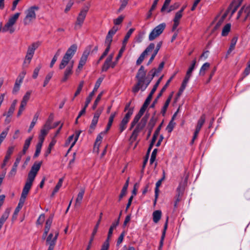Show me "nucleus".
Segmentation results:
<instances>
[{
    "mask_svg": "<svg viewBox=\"0 0 250 250\" xmlns=\"http://www.w3.org/2000/svg\"><path fill=\"white\" fill-rule=\"evenodd\" d=\"M59 235V232L57 231L55 233V235L53 238V239L51 240V241L50 242V246H49V248L48 249V250H53L55 245L56 244V240L57 239L58 236Z\"/></svg>",
    "mask_w": 250,
    "mask_h": 250,
    "instance_id": "4c0bfd02",
    "label": "nucleus"
},
{
    "mask_svg": "<svg viewBox=\"0 0 250 250\" xmlns=\"http://www.w3.org/2000/svg\"><path fill=\"white\" fill-rule=\"evenodd\" d=\"M243 0H238V3L234 6L231 12V16H232L234 13L237 10L238 8L241 5Z\"/></svg>",
    "mask_w": 250,
    "mask_h": 250,
    "instance_id": "bf43d9fd",
    "label": "nucleus"
},
{
    "mask_svg": "<svg viewBox=\"0 0 250 250\" xmlns=\"http://www.w3.org/2000/svg\"><path fill=\"white\" fill-rule=\"evenodd\" d=\"M22 207L18 206L15 208L14 213L12 215V220H16L17 218L18 214L19 212L20 209Z\"/></svg>",
    "mask_w": 250,
    "mask_h": 250,
    "instance_id": "13d9d810",
    "label": "nucleus"
},
{
    "mask_svg": "<svg viewBox=\"0 0 250 250\" xmlns=\"http://www.w3.org/2000/svg\"><path fill=\"white\" fill-rule=\"evenodd\" d=\"M163 44V41H160L157 44L156 47L155 49L153 54H152L150 58L149 59L148 62L147 63V65H150L153 61L154 60L155 56L157 54L158 51H159L160 49L161 48L162 45Z\"/></svg>",
    "mask_w": 250,
    "mask_h": 250,
    "instance_id": "a211bd4d",
    "label": "nucleus"
},
{
    "mask_svg": "<svg viewBox=\"0 0 250 250\" xmlns=\"http://www.w3.org/2000/svg\"><path fill=\"white\" fill-rule=\"evenodd\" d=\"M42 65L41 64H39L34 70L33 74L32 75V77L33 79H35L37 78L39 74V72L41 68H42Z\"/></svg>",
    "mask_w": 250,
    "mask_h": 250,
    "instance_id": "49530a36",
    "label": "nucleus"
},
{
    "mask_svg": "<svg viewBox=\"0 0 250 250\" xmlns=\"http://www.w3.org/2000/svg\"><path fill=\"white\" fill-rule=\"evenodd\" d=\"M156 76H157L156 71H153L152 70H150L148 73L147 76L146 77V81L144 84H142L140 90H141L142 91H145L149 85L153 78Z\"/></svg>",
    "mask_w": 250,
    "mask_h": 250,
    "instance_id": "9b49d317",
    "label": "nucleus"
},
{
    "mask_svg": "<svg viewBox=\"0 0 250 250\" xmlns=\"http://www.w3.org/2000/svg\"><path fill=\"white\" fill-rule=\"evenodd\" d=\"M125 45H123L121 47V48L120 49L118 54L116 57V60L112 62L111 64V67L113 68L115 67V66L117 65L118 63V61L119 60V59L122 57L123 53L125 50Z\"/></svg>",
    "mask_w": 250,
    "mask_h": 250,
    "instance_id": "b1692460",
    "label": "nucleus"
},
{
    "mask_svg": "<svg viewBox=\"0 0 250 250\" xmlns=\"http://www.w3.org/2000/svg\"><path fill=\"white\" fill-rule=\"evenodd\" d=\"M166 27L165 23H162L156 26L150 32L149 35V40L153 41L157 37H159L164 31Z\"/></svg>",
    "mask_w": 250,
    "mask_h": 250,
    "instance_id": "20e7f679",
    "label": "nucleus"
},
{
    "mask_svg": "<svg viewBox=\"0 0 250 250\" xmlns=\"http://www.w3.org/2000/svg\"><path fill=\"white\" fill-rule=\"evenodd\" d=\"M164 65H165V62H161L160 63V64H159V65L158 66V68L157 69H156L155 68H153L151 70H152L153 71H156V75L157 76V74L158 73H160L162 70V69H163Z\"/></svg>",
    "mask_w": 250,
    "mask_h": 250,
    "instance_id": "864d4df0",
    "label": "nucleus"
},
{
    "mask_svg": "<svg viewBox=\"0 0 250 250\" xmlns=\"http://www.w3.org/2000/svg\"><path fill=\"white\" fill-rule=\"evenodd\" d=\"M33 56V55L26 54L25 60L23 62V65H25L26 63H27V64L26 66H28V64L30 63L31 60H32Z\"/></svg>",
    "mask_w": 250,
    "mask_h": 250,
    "instance_id": "680f3d73",
    "label": "nucleus"
},
{
    "mask_svg": "<svg viewBox=\"0 0 250 250\" xmlns=\"http://www.w3.org/2000/svg\"><path fill=\"white\" fill-rule=\"evenodd\" d=\"M175 123L173 122L172 121H170L168 125L166 127V130L168 131V133H170L173 130L174 126L175 125Z\"/></svg>",
    "mask_w": 250,
    "mask_h": 250,
    "instance_id": "de8ad7c7",
    "label": "nucleus"
},
{
    "mask_svg": "<svg viewBox=\"0 0 250 250\" xmlns=\"http://www.w3.org/2000/svg\"><path fill=\"white\" fill-rule=\"evenodd\" d=\"M73 69H72V65L67 66L66 69L63 73V77L61 80V82L63 83L66 82L69 77L73 74Z\"/></svg>",
    "mask_w": 250,
    "mask_h": 250,
    "instance_id": "6ab92c4d",
    "label": "nucleus"
},
{
    "mask_svg": "<svg viewBox=\"0 0 250 250\" xmlns=\"http://www.w3.org/2000/svg\"><path fill=\"white\" fill-rule=\"evenodd\" d=\"M185 181L184 183H180L176 191L177 194L176 195V201L174 204V207H177V204L182 200V197L183 195L185 189Z\"/></svg>",
    "mask_w": 250,
    "mask_h": 250,
    "instance_id": "1a4fd4ad",
    "label": "nucleus"
},
{
    "mask_svg": "<svg viewBox=\"0 0 250 250\" xmlns=\"http://www.w3.org/2000/svg\"><path fill=\"white\" fill-rule=\"evenodd\" d=\"M32 139H33V136H31V137H29L28 138H27L25 141V143L23 145V149H25L26 150H28Z\"/></svg>",
    "mask_w": 250,
    "mask_h": 250,
    "instance_id": "37998d69",
    "label": "nucleus"
},
{
    "mask_svg": "<svg viewBox=\"0 0 250 250\" xmlns=\"http://www.w3.org/2000/svg\"><path fill=\"white\" fill-rule=\"evenodd\" d=\"M146 70L144 65H141L137 71L135 78L137 80L136 84L132 87V91L135 94L137 93L141 88L142 84H144L146 79Z\"/></svg>",
    "mask_w": 250,
    "mask_h": 250,
    "instance_id": "f257e3e1",
    "label": "nucleus"
},
{
    "mask_svg": "<svg viewBox=\"0 0 250 250\" xmlns=\"http://www.w3.org/2000/svg\"><path fill=\"white\" fill-rule=\"evenodd\" d=\"M9 128L10 126H8L0 134V138L2 140H4L6 138L9 130Z\"/></svg>",
    "mask_w": 250,
    "mask_h": 250,
    "instance_id": "6e6d98bb",
    "label": "nucleus"
},
{
    "mask_svg": "<svg viewBox=\"0 0 250 250\" xmlns=\"http://www.w3.org/2000/svg\"><path fill=\"white\" fill-rule=\"evenodd\" d=\"M129 0H120L121 4L120 8H119L118 12H121L123 11L125 6L127 5Z\"/></svg>",
    "mask_w": 250,
    "mask_h": 250,
    "instance_id": "603ef678",
    "label": "nucleus"
},
{
    "mask_svg": "<svg viewBox=\"0 0 250 250\" xmlns=\"http://www.w3.org/2000/svg\"><path fill=\"white\" fill-rule=\"evenodd\" d=\"M134 30H135L134 28H131L128 31V32L126 34V35L124 38V39L123 41V45H125V48L126 44L129 38H130V36L131 35V34H132V33L134 32Z\"/></svg>",
    "mask_w": 250,
    "mask_h": 250,
    "instance_id": "2f4dec72",
    "label": "nucleus"
},
{
    "mask_svg": "<svg viewBox=\"0 0 250 250\" xmlns=\"http://www.w3.org/2000/svg\"><path fill=\"white\" fill-rule=\"evenodd\" d=\"M53 217L54 215L51 214L48 217V218L47 219L44 228L45 231L49 232L53 221Z\"/></svg>",
    "mask_w": 250,
    "mask_h": 250,
    "instance_id": "cd10ccee",
    "label": "nucleus"
},
{
    "mask_svg": "<svg viewBox=\"0 0 250 250\" xmlns=\"http://www.w3.org/2000/svg\"><path fill=\"white\" fill-rule=\"evenodd\" d=\"M171 0H165L164 3L163 4V5L162 6L161 9V12L163 13L165 11L166 9L167 8L168 5H169V3H170Z\"/></svg>",
    "mask_w": 250,
    "mask_h": 250,
    "instance_id": "69168bd1",
    "label": "nucleus"
},
{
    "mask_svg": "<svg viewBox=\"0 0 250 250\" xmlns=\"http://www.w3.org/2000/svg\"><path fill=\"white\" fill-rule=\"evenodd\" d=\"M92 47V45H89L86 47L79 61L78 69L81 70L82 69L83 66L85 64L88 56L91 52Z\"/></svg>",
    "mask_w": 250,
    "mask_h": 250,
    "instance_id": "39448f33",
    "label": "nucleus"
},
{
    "mask_svg": "<svg viewBox=\"0 0 250 250\" xmlns=\"http://www.w3.org/2000/svg\"><path fill=\"white\" fill-rule=\"evenodd\" d=\"M228 12L227 11L225 13H224L222 17L220 18V19L219 20V21L217 22L215 26L213 27L212 29V32H214L216 30H218L220 27L221 26L222 24L223 23L224 20L227 16Z\"/></svg>",
    "mask_w": 250,
    "mask_h": 250,
    "instance_id": "393cba45",
    "label": "nucleus"
},
{
    "mask_svg": "<svg viewBox=\"0 0 250 250\" xmlns=\"http://www.w3.org/2000/svg\"><path fill=\"white\" fill-rule=\"evenodd\" d=\"M165 172H164V174L163 177L160 179L159 180L157 181V182L156 184V187L155 188V199L154 201V204H155L157 199L159 195V187L161 185L162 182L165 180Z\"/></svg>",
    "mask_w": 250,
    "mask_h": 250,
    "instance_id": "aec40b11",
    "label": "nucleus"
},
{
    "mask_svg": "<svg viewBox=\"0 0 250 250\" xmlns=\"http://www.w3.org/2000/svg\"><path fill=\"white\" fill-rule=\"evenodd\" d=\"M210 66V63L208 62L205 63L201 67L199 75L200 76H204L206 73V71L207 70Z\"/></svg>",
    "mask_w": 250,
    "mask_h": 250,
    "instance_id": "e433bc0d",
    "label": "nucleus"
},
{
    "mask_svg": "<svg viewBox=\"0 0 250 250\" xmlns=\"http://www.w3.org/2000/svg\"><path fill=\"white\" fill-rule=\"evenodd\" d=\"M157 151H158V149H157V148H155L153 150L151 155L150 159V165H152L153 163V162L155 161L156 158Z\"/></svg>",
    "mask_w": 250,
    "mask_h": 250,
    "instance_id": "8fccbe9b",
    "label": "nucleus"
},
{
    "mask_svg": "<svg viewBox=\"0 0 250 250\" xmlns=\"http://www.w3.org/2000/svg\"><path fill=\"white\" fill-rule=\"evenodd\" d=\"M54 120V115L53 113H51L47 119V120L46 122V123L43 126V127L44 128H47V129H51V126H50L52 122H53Z\"/></svg>",
    "mask_w": 250,
    "mask_h": 250,
    "instance_id": "c9c22d12",
    "label": "nucleus"
},
{
    "mask_svg": "<svg viewBox=\"0 0 250 250\" xmlns=\"http://www.w3.org/2000/svg\"><path fill=\"white\" fill-rule=\"evenodd\" d=\"M83 84H84L83 81H81L80 83L78 85V87L77 88V89L74 94V97H77L80 93V92L83 87Z\"/></svg>",
    "mask_w": 250,
    "mask_h": 250,
    "instance_id": "5fc2aeb1",
    "label": "nucleus"
},
{
    "mask_svg": "<svg viewBox=\"0 0 250 250\" xmlns=\"http://www.w3.org/2000/svg\"><path fill=\"white\" fill-rule=\"evenodd\" d=\"M85 192V188H82L80 189V191H79L76 200V205L79 204V205L81 204L82 199L83 198V195Z\"/></svg>",
    "mask_w": 250,
    "mask_h": 250,
    "instance_id": "c85d7f7f",
    "label": "nucleus"
},
{
    "mask_svg": "<svg viewBox=\"0 0 250 250\" xmlns=\"http://www.w3.org/2000/svg\"><path fill=\"white\" fill-rule=\"evenodd\" d=\"M103 80V78H99L97 80V81H96V82L95 83L94 88L93 91H92V92H93L95 94V93L97 91V89L100 87V86L101 84V83L102 82Z\"/></svg>",
    "mask_w": 250,
    "mask_h": 250,
    "instance_id": "3c124183",
    "label": "nucleus"
},
{
    "mask_svg": "<svg viewBox=\"0 0 250 250\" xmlns=\"http://www.w3.org/2000/svg\"><path fill=\"white\" fill-rule=\"evenodd\" d=\"M133 114V108L130 109L129 111L125 114V117L123 118L121 122L127 125L131 115Z\"/></svg>",
    "mask_w": 250,
    "mask_h": 250,
    "instance_id": "c756f323",
    "label": "nucleus"
},
{
    "mask_svg": "<svg viewBox=\"0 0 250 250\" xmlns=\"http://www.w3.org/2000/svg\"><path fill=\"white\" fill-rule=\"evenodd\" d=\"M20 14L21 13L18 12L11 16L9 19L8 22L2 27V32H5L9 31L10 34L13 33L15 31V29L12 26L16 22Z\"/></svg>",
    "mask_w": 250,
    "mask_h": 250,
    "instance_id": "7ed1b4c3",
    "label": "nucleus"
},
{
    "mask_svg": "<svg viewBox=\"0 0 250 250\" xmlns=\"http://www.w3.org/2000/svg\"><path fill=\"white\" fill-rule=\"evenodd\" d=\"M15 109V108L14 107H11V106H10L9 109H8V111L7 113L6 112H4L2 116H10L11 117L12 114H13L14 112V110Z\"/></svg>",
    "mask_w": 250,
    "mask_h": 250,
    "instance_id": "338daca9",
    "label": "nucleus"
},
{
    "mask_svg": "<svg viewBox=\"0 0 250 250\" xmlns=\"http://www.w3.org/2000/svg\"><path fill=\"white\" fill-rule=\"evenodd\" d=\"M39 7L34 5L29 7L26 11V16L23 19L24 25H27L31 23L36 18L35 11H38Z\"/></svg>",
    "mask_w": 250,
    "mask_h": 250,
    "instance_id": "f03ea898",
    "label": "nucleus"
},
{
    "mask_svg": "<svg viewBox=\"0 0 250 250\" xmlns=\"http://www.w3.org/2000/svg\"><path fill=\"white\" fill-rule=\"evenodd\" d=\"M42 164V161L35 162L32 166L30 171L29 172L27 177L34 180L38 172L39 171L41 167Z\"/></svg>",
    "mask_w": 250,
    "mask_h": 250,
    "instance_id": "0eeeda50",
    "label": "nucleus"
},
{
    "mask_svg": "<svg viewBox=\"0 0 250 250\" xmlns=\"http://www.w3.org/2000/svg\"><path fill=\"white\" fill-rule=\"evenodd\" d=\"M176 75V73L174 74L167 82L166 83L163 87V88L160 90V92L158 93L156 98L153 101L152 104H151L150 107V108H154L155 104L157 103L158 99L162 96L163 93L166 90L168 86L170 83L172 81V80L174 78Z\"/></svg>",
    "mask_w": 250,
    "mask_h": 250,
    "instance_id": "6e6552de",
    "label": "nucleus"
},
{
    "mask_svg": "<svg viewBox=\"0 0 250 250\" xmlns=\"http://www.w3.org/2000/svg\"><path fill=\"white\" fill-rule=\"evenodd\" d=\"M196 63V59H194L192 61V63H191V65L190 66V67L188 69V71H187V72L186 73V76H188L189 77H190V76L191 75V74H192V71H193V70L195 68V66Z\"/></svg>",
    "mask_w": 250,
    "mask_h": 250,
    "instance_id": "f704fd0d",
    "label": "nucleus"
},
{
    "mask_svg": "<svg viewBox=\"0 0 250 250\" xmlns=\"http://www.w3.org/2000/svg\"><path fill=\"white\" fill-rule=\"evenodd\" d=\"M21 160V156H18L15 160V163H14L11 171L8 174V176L9 177H12L15 175L17 171V168Z\"/></svg>",
    "mask_w": 250,
    "mask_h": 250,
    "instance_id": "f3484780",
    "label": "nucleus"
},
{
    "mask_svg": "<svg viewBox=\"0 0 250 250\" xmlns=\"http://www.w3.org/2000/svg\"><path fill=\"white\" fill-rule=\"evenodd\" d=\"M64 180V177H62L60 178L59 180V182H58L57 184L55 186L54 188L55 192H58L59 190L60 189V188L62 186V182Z\"/></svg>",
    "mask_w": 250,
    "mask_h": 250,
    "instance_id": "4d7b16f0",
    "label": "nucleus"
},
{
    "mask_svg": "<svg viewBox=\"0 0 250 250\" xmlns=\"http://www.w3.org/2000/svg\"><path fill=\"white\" fill-rule=\"evenodd\" d=\"M81 132H82L81 130H77L75 132L76 135H75V137L74 141L72 143L70 148L67 150L66 155L69 152V151L71 149L72 147L75 145Z\"/></svg>",
    "mask_w": 250,
    "mask_h": 250,
    "instance_id": "a19ab883",
    "label": "nucleus"
},
{
    "mask_svg": "<svg viewBox=\"0 0 250 250\" xmlns=\"http://www.w3.org/2000/svg\"><path fill=\"white\" fill-rule=\"evenodd\" d=\"M180 5V3L175 2L173 4L170 5L167 10V13H170L171 11L177 9Z\"/></svg>",
    "mask_w": 250,
    "mask_h": 250,
    "instance_id": "a18cd8bd",
    "label": "nucleus"
},
{
    "mask_svg": "<svg viewBox=\"0 0 250 250\" xmlns=\"http://www.w3.org/2000/svg\"><path fill=\"white\" fill-rule=\"evenodd\" d=\"M157 139L156 138L153 137L151 139V141L150 143V144L149 145L148 148L147 149L146 153L150 154V152L156 141Z\"/></svg>",
    "mask_w": 250,
    "mask_h": 250,
    "instance_id": "052dcab7",
    "label": "nucleus"
},
{
    "mask_svg": "<svg viewBox=\"0 0 250 250\" xmlns=\"http://www.w3.org/2000/svg\"><path fill=\"white\" fill-rule=\"evenodd\" d=\"M77 50V45L73 44L67 49L64 56L71 60L76 52Z\"/></svg>",
    "mask_w": 250,
    "mask_h": 250,
    "instance_id": "2eb2a0df",
    "label": "nucleus"
},
{
    "mask_svg": "<svg viewBox=\"0 0 250 250\" xmlns=\"http://www.w3.org/2000/svg\"><path fill=\"white\" fill-rule=\"evenodd\" d=\"M140 132L141 131L140 130H139L138 129L135 128V129L133 130V131L131 134V135L130 137V139H129L130 141H131L132 142L136 141L137 138V137Z\"/></svg>",
    "mask_w": 250,
    "mask_h": 250,
    "instance_id": "58836bf2",
    "label": "nucleus"
},
{
    "mask_svg": "<svg viewBox=\"0 0 250 250\" xmlns=\"http://www.w3.org/2000/svg\"><path fill=\"white\" fill-rule=\"evenodd\" d=\"M163 122H162L160 125H159L157 127V129H156V130L155 131L154 134H153V137H154V138H156V139H157V137L160 133V131L161 129V128L162 127V125H163Z\"/></svg>",
    "mask_w": 250,
    "mask_h": 250,
    "instance_id": "e2e57ef3",
    "label": "nucleus"
},
{
    "mask_svg": "<svg viewBox=\"0 0 250 250\" xmlns=\"http://www.w3.org/2000/svg\"><path fill=\"white\" fill-rule=\"evenodd\" d=\"M34 181V180L33 179L27 177L25 184L23 187L21 193L22 194H23V196H24L25 195H28L29 191L31 188Z\"/></svg>",
    "mask_w": 250,
    "mask_h": 250,
    "instance_id": "4468645a",
    "label": "nucleus"
},
{
    "mask_svg": "<svg viewBox=\"0 0 250 250\" xmlns=\"http://www.w3.org/2000/svg\"><path fill=\"white\" fill-rule=\"evenodd\" d=\"M70 59L63 56L62 59L59 65V68L60 70L64 69L66 66L69 64V62L70 61Z\"/></svg>",
    "mask_w": 250,
    "mask_h": 250,
    "instance_id": "bb28decb",
    "label": "nucleus"
},
{
    "mask_svg": "<svg viewBox=\"0 0 250 250\" xmlns=\"http://www.w3.org/2000/svg\"><path fill=\"white\" fill-rule=\"evenodd\" d=\"M103 94H104V91H102L99 94V95L97 97L96 100H95V101L94 102L93 106L92 107V108L93 110H95L96 108L97 105H98L99 102L100 101Z\"/></svg>",
    "mask_w": 250,
    "mask_h": 250,
    "instance_id": "ea45409f",
    "label": "nucleus"
},
{
    "mask_svg": "<svg viewBox=\"0 0 250 250\" xmlns=\"http://www.w3.org/2000/svg\"><path fill=\"white\" fill-rule=\"evenodd\" d=\"M94 94H95L92 92L89 94L88 96L86 98V101L85 102L84 105L85 106H87V107L88 106V104L91 102L92 97L94 95Z\"/></svg>",
    "mask_w": 250,
    "mask_h": 250,
    "instance_id": "0e129e2a",
    "label": "nucleus"
},
{
    "mask_svg": "<svg viewBox=\"0 0 250 250\" xmlns=\"http://www.w3.org/2000/svg\"><path fill=\"white\" fill-rule=\"evenodd\" d=\"M10 212V209L8 208H6L4 212V213L2 214L0 218V230L2 228V227L6 221V220L8 218Z\"/></svg>",
    "mask_w": 250,
    "mask_h": 250,
    "instance_id": "4be33fe9",
    "label": "nucleus"
},
{
    "mask_svg": "<svg viewBox=\"0 0 250 250\" xmlns=\"http://www.w3.org/2000/svg\"><path fill=\"white\" fill-rule=\"evenodd\" d=\"M173 93H174V92H172L168 96V97H167L162 110H161V114H162V115L163 116H164L165 115V114L166 113V111H167V108L169 104V103H170L171 102V100L172 99V98L173 97Z\"/></svg>",
    "mask_w": 250,
    "mask_h": 250,
    "instance_id": "412c9836",
    "label": "nucleus"
},
{
    "mask_svg": "<svg viewBox=\"0 0 250 250\" xmlns=\"http://www.w3.org/2000/svg\"><path fill=\"white\" fill-rule=\"evenodd\" d=\"M88 8L86 7L85 9H83L82 10L80 13L79 14V15L77 18V21L76 22L75 28H76V26L77 25H80V27H81L82 24L83 23L84 20L85 18L86 14L88 12Z\"/></svg>",
    "mask_w": 250,
    "mask_h": 250,
    "instance_id": "f8f14e48",
    "label": "nucleus"
},
{
    "mask_svg": "<svg viewBox=\"0 0 250 250\" xmlns=\"http://www.w3.org/2000/svg\"><path fill=\"white\" fill-rule=\"evenodd\" d=\"M113 36L107 34L106 36L104 44L105 45L111 46V44L112 42Z\"/></svg>",
    "mask_w": 250,
    "mask_h": 250,
    "instance_id": "09e8293b",
    "label": "nucleus"
},
{
    "mask_svg": "<svg viewBox=\"0 0 250 250\" xmlns=\"http://www.w3.org/2000/svg\"><path fill=\"white\" fill-rule=\"evenodd\" d=\"M53 75V72H50L47 74V75L45 77V80L43 82V87H45L46 86V85L48 84L49 81L52 77Z\"/></svg>",
    "mask_w": 250,
    "mask_h": 250,
    "instance_id": "79ce46f5",
    "label": "nucleus"
},
{
    "mask_svg": "<svg viewBox=\"0 0 250 250\" xmlns=\"http://www.w3.org/2000/svg\"><path fill=\"white\" fill-rule=\"evenodd\" d=\"M206 120V115L205 114H203L201 115L200 119H199L197 126L196 127V129L200 130L202 126L204 124Z\"/></svg>",
    "mask_w": 250,
    "mask_h": 250,
    "instance_id": "7c9ffc66",
    "label": "nucleus"
},
{
    "mask_svg": "<svg viewBox=\"0 0 250 250\" xmlns=\"http://www.w3.org/2000/svg\"><path fill=\"white\" fill-rule=\"evenodd\" d=\"M231 28V24L230 23H228L226 24L224 27H223L222 31V36H227L229 32L230 31Z\"/></svg>",
    "mask_w": 250,
    "mask_h": 250,
    "instance_id": "473e14b6",
    "label": "nucleus"
},
{
    "mask_svg": "<svg viewBox=\"0 0 250 250\" xmlns=\"http://www.w3.org/2000/svg\"><path fill=\"white\" fill-rule=\"evenodd\" d=\"M237 40H238L237 36H235L232 38V39L231 40V42H230L229 47L227 52V56L229 55L232 52V51L233 50H234L235 45H236V43L237 42ZM226 57H227V56H226Z\"/></svg>",
    "mask_w": 250,
    "mask_h": 250,
    "instance_id": "5701e85b",
    "label": "nucleus"
},
{
    "mask_svg": "<svg viewBox=\"0 0 250 250\" xmlns=\"http://www.w3.org/2000/svg\"><path fill=\"white\" fill-rule=\"evenodd\" d=\"M109 240H105L102 246L101 250H108L109 248Z\"/></svg>",
    "mask_w": 250,
    "mask_h": 250,
    "instance_id": "774afa93",
    "label": "nucleus"
},
{
    "mask_svg": "<svg viewBox=\"0 0 250 250\" xmlns=\"http://www.w3.org/2000/svg\"><path fill=\"white\" fill-rule=\"evenodd\" d=\"M168 223V216H167L165 223L164 224V229H163L162 236L161 237V240L160 241V244H159V250L162 248V247H163V244H164V239H165V237L166 236V231L167 229Z\"/></svg>",
    "mask_w": 250,
    "mask_h": 250,
    "instance_id": "dca6fc26",
    "label": "nucleus"
},
{
    "mask_svg": "<svg viewBox=\"0 0 250 250\" xmlns=\"http://www.w3.org/2000/svg\"><path fill=\"white\" fill-rule=\"evenodd\" d=\"M56 143V140L53 138L49 143L48 147L44 153L45 157H47L51 153V149Z\"/></svg>",
    "mask_w": 250,
    "mask_h": 250,
    "instance_id": "72a5a7b5",
    "label": "nucleus"
},
{
    "mask_svg": "<svg viewBox=\"0 0 250 250\" xmlns=\"http://www.w3.org/2000/svg\"><path fill=\"white\" fill-rule=\"evenodd\" d=\"M153 221L154 223H157L161 218L162 211L160 210L154 211L152 214Z\"/></svg>",
    "mask_w": 250,
    "mask_h": 250,
    "instance_id": "a878e982",
    "label": "nucleus"
},
{
    "mask_svg": "<svg viewBox=\"0 0 250 250\" xmlns=\"http://www.w3.org/2000/svg\"><path fill=\"white\" fill-rule=\"evenodd\" d=\"M103 108H98L94 113L93 119L89 126L88 133L89 134L92 133L93 130L95 129L100 115L102 114Z\"/></svg>",
    "mask_w": 250,
    "mask_h": 250,
    "instance_id": "423d86ee",
    "label": "nucleus"
},
{
    "mask_svg": "<svg viewBox=\"0 0 250 250\" xmlns=\"http://www.w3.org/2000/svg\"><path fill=\"white\" fill-rule=\"evenodd\" d=\"M157 121V118H154V117H152L150 120H149L147 126V129H148V133L146 136L147 140L150 137L152 131L156 124Z\"/></svg>",
    "mask_w": 250,
    "mask_h": 250,
    "instance_id": "ddd939ff",
    "label": "nucleus"
},
{
    "mask_svg": "<svg viewBox=\"0 0 250 250\" xmlns=\"http://www.w3.org/2000/svg\"><path fill=\"white\" fill-rule=\"evenodd\" d=\"M155 44L154 43H150L149 45L146 48V49L143 52V53L140 55V57L138 58L136 61V65H139L141 64L143 62L145 56L147 55L148 53L151 51L153 49H154Z\"/></svg>",
    "mask_w": 250,
    "mask_h": 250,
    "instance_id": "9d476101",
    "label": "nucleus"
},
{
    "mask_svg": "<svg viewBox=\"0 0 250 250\" xmlns=\"http://www.w3.org/2000/svg\"><path fill=\"white\" fill-rule=\"evenodd\" d=\"M111 63L105 60L102 68V72H106L111 66Z\"/></svg>",
    "mask_w": 250,
    "mask_h": 250,
    "instance_id": "c03bdc74",
    "label": "nucleus"
}]
</instances>
